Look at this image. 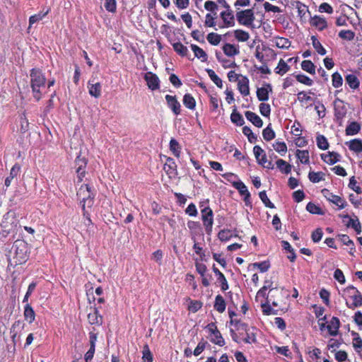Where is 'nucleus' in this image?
<instances>
[{
	"instance_id": "f257e3e1",
	"label": "nucleus",
	"mask_w": 362,
	"mask_h": 362,
	"mask_svg": "<svg viewBox=\"0 0 362 362\" xmlns=\"http://www.w3.org/2000/svg\"><path fill=\"white\" fill-rule=\"evenodd\" d=\"M30 86L33 97L40 100L42 98V91L45 88L46 78L42 71L37 69H33L30 71Z\"/></svg>"
},
{
	"instance_id": "f03ea898",
	"label": "nucleus",
	"mask_w": 362,
	"mask_h": 362,
	"mask_svg": "<svg viewBox=\"0 0 362 362\" xmlns=\"http://www.w3.org/2000/svg\"><path fill=\"white\" fill-rule=\"evenodd\" d=\"M77 196L86 214V208H90L93 204L95 194L88 185H82L77 192Z\"/></svg>"
},
{
	"instance_id": "7ed1b4c3",
	"label": "nucleus",
	"mask_w": 362,
	"mask_h": 362,
	"mask_svg": "<svg viewBox=\"0 0 362 362\" xmlns=\"http://www.w3.org/2000/svg\"><path fill=\"white\" fill-rule=\"evenodd\" d=\"M14 254L13 261L15 264H21L28 259V246L22 240H16L13 245Z\"/></svg>"
},
{
	"instance_id": "20e7f679",
	"label": "nucleus",
	"mask_w": 362,
	"mask_h": 362,
	"mask_svg": "<svg viewBox=\"0 0 362 362\" xmlns=\"http://www.w3.org/2000/svg\"><path fill=\"white\" fill-rule=\"evenodd\" d=\"M235 16L239 24L246 27L253 26L255 17L252 9L250 8L238 11Z\"/></svg>"
},
{
	"instance_id": "39448f33",
	"label": "nucleus",
	"mask_w": 362,
	"mask_h": 362,
	"mask_svg": "<svg viewBox=\"0 0 362 362\" xmlns=\"http://www.w3.org/2000/svg\"><path fill=\"white\" fill-rule=\"evenodd\" d=\"M205 329L209 333V339L211 342L219 346H223L225 345V340L215 323H209L206 326Z\"/></svg>"
},
{
	"instance_id": "423d86ee",
	"label": "nucleus",
	"mask_w": 362,
	"mask_h": 362,
	"mask_svg": "<svg viewBox=\"0 0 362 362\" xmlns=\"http://www.w3.org/2000/svg\"><path fill=\"white\" fill-rule=\"evenodd\" d=\"M257 301L259 302L264 315H276L278 314V310L271 306V304L274 307L278 306V302L274 299H272L271 297H267L265 298H260Z\"/></svg>"
},
{
	"instance_id": "0eeeda50",
	"label": "nucleus",
	"mask_w": 362,
	"mask_h": 362,
	"mask_svg": "<svg viewBox=\"0 0 362 362\" xmlns=\"http://www.w3.org/2000/svg\"><path fill=\"white\" fill-rule=\"evenodd\" d=\"M253 152L255 158L257 159V161L259 165L269 169L273 168L274 166L272 162L267 160L264 151L260 146H255L253 148Z\"/></svg>"
},
{
	"instance_id": "6e6552de",
	"label": "nucleus",
	"mask_w": 362,
	"mask_h": 362,
	"mask_svg": "<svg viewBox=\"0 0 362 362\" xmlns=\"http://www.w3.org/2000/svg\"><path fill=\"white\" fill-rule=\"evenodd\" d=\"M201 212L206 231L209 233L211 231L214 223L212 210L209 207H206Z\"/></svg>"
},
{
	"instance_id": "1a4fd4ad",
	"label": "nucleus",
	"mask_w": 362,
	"mask_h": 362,
	"mask_svg": "<svg viewBox=\"0 0 362 362\" xmlns=\"http://www.w3.org/2000/svg\"><path fill=\"white\" fill-rule=\"evenodd\" d=\"M324 196L331 202L338 206L339 209H344L346 205V202L344 199L337 195H334L329 192L327 189L322 191Z\"/></svg>"
},
{
	"instance_id": "9d476101",
	"label": "nucleus",
	"mask_w": 362,
	"mask_h": 362,
	"mask_svg": "<svg viewBox=\"0 0 362 362\" xmlns=\"http://www.w3.org/2000/svg\"><path fill=\"white\" fill-rule=\"evenodd\" d=\"M238 329L245 331L246 337L243 339L245 343L253 344L257 342L256 333L254 329H247L245 324L240 323L238 325Z\"/></svg>"
},
{
	"instance_id": "9b49d317",
	"label": "nucleus",
	"mask_w": 362,
	"mask_h": 362,
	"mask_svg": "<svg viewBox=\"0 0 362 362\" xmlns=\"http://www.w3.org/2000/svg\"><path fill=\"white\" fill-rule=\"evenodd\" d=\"M220 16L223 22V25L221 28L233 27L235 25L234 16L232 11L228 8L226 11H222Z\"/></svg>"
},
{
	"instance_id": "f8f14e48",
	"label": "nucleus",
	"mask_w": 362,
	"mask_h": 362,
	"mask_svg": "<svg viewBox=\"0 0 362 362\" xmlns=\"http://www.w3.org/2000/svg\"><path fill=\"white\" fill-rule=\"evenodd\" d=\"M87 161L85 158H81L80 156H78L76 160H75V165H76V171L78 175V180L81 182L82 181L83 177L85 175V168L86 166Z\"/></svg>"
},
{
	"instance_id": "ddd939ff",
	"label": "nucleus",
	"mask_w": 362,
	"mask_h": 362,
	"mask_svg": "<svg viewBox=\"0 0 362 362\" xmlns=\"http://www.w3.org/2000/svg\"><path fill=\"white\" fill-rule=\"evenodd\" d=\"M144 78L146 81L148 87L151 90H156L159 88V78L158 77L151 73V72H147Z\"/></svg>"
},
{
	"instance_id": "4468645a",
	"label": "nucleus",
	"mask_w": 362,
	"mask_h": 362,
	"mask_svg": "<svg viewBox=\"0 0 362 362\" xmlns=\"http://www.w3.org/2000/svg\"><path fill=\"white\" fill-rule=\"evenodd\" d=\"M334 115L337 119H342L346 114V109L344 102L337 98L334 102Z\"/></svg>"
},
{
	"instance_id": "2eb2a0df",
	"label": "nucleus",
	"mask_w": 362,
	"mask_h": 362,
	"mask_svg": "<svg viewBox=\"0 0 362 362\" xmlns=\"http://www.w3.org/2000/svg\"><path fill=\"white\" fill-rule=\"evenodd\" d=\"M310 23L319 31H322L327 28V23L325 18L320 16H315L310 18Z\"/></svg>"
},
{
	"instance_id": "dca6fc26",
	"label": "nucleus",
	"mask_w": 362,
	"mask_h": 362,
	"mask_svg": "<svg viewBox=\"0 0 362 362\" xmlns=\"http://www.w3.org/2000/svg\"><path fill=\"white\" fill-rule=\"evenodd\" d=\"M165 100L168 107L172 110L175 115H177L180 113V104L176 99L175 96L166 95Z\"/></svg>"
},
{
	"instance_id": "f3484780",
	"label": "nucleus",
	"mask_w": 362,
	"mask_h": 362,
	"mask_svg": "<svg viewBox=\"0 0 362 362\" xmlns=\"http://www.w3.org/2000/svg\"><path fill=\"white\" fill-rule=\"evenodd\" d=\"M91 312L88 315V320L90 324L100 325L103 322V317L99 314L95 308H90Z\"/></svg>"
},
{
	"instance_id": "a211bd4d",
	"label": "nucleus",
	"mask_w": 362,
	"mask_h": 362,
	"mask_svg": "<svg viewBox=\"0 0 362 362\" xmlns=\"http://www.w3.org/2000/svg\"><path fill=\"white\" fill-rule=\"evenodd\" d=\"M238 88L240 93L244 96L250 94L249 79L247 77L243 76L238 82Z\"/></svg>"
},
{
	"instance_id": "6ab92c4d",
	"label": "nucleus",
	"mask_w": 362,
	"mask_h": 362,
	"mask_svg": "<svg viewBox=\"0 0 362 362\" xmlns=\"http://www.w3.org/2000/svg\"><path fill=\"white\" fill-rule=\"evenodd\" d=\"M97 340V336L94 333H90V347L89 350L85 354L86 362H89L93 357L95 353V342Z\"/></svg>"
},
{
	"instance_id": "aec40b11",
	"label": "nucleus",
	"mask_w": 362,
	"mask_h": 362,
	"mask_svg": "<svg viewBox=\"0 0 362 362\" xmlns=\"http://www.w3.org/2000/svg\"><path fill=\"white\" fill-rule=\"evenodd\" d=\"M272 86L267 84L265 87L259 88L257 90V97L259 101H267L269 100V93L272 92Z\"/></svg>"
},
{
	"instance_id": "412c9836",
	"label": "nucleus",
	"mask_w": 362,
	"mask_h": 362,
	"mask_svg": "<svg viewBox=\"0 0 362 362\" xmlns=\"http://www.w3.org/2000/svg\"><path fill=\"white\" fill-rule=\"evenodd\" d=\"M101 84L99 82L94 83H92L91 81H89L88 83V93L91 96L95 98L101 95Z\"/></svg>"
},
{
	"instance_id": "4be33fe9",
	"label": "nucleus",
	"mask_w": 362,
	"mask_h": 362,
	"mask_svg": "<svg viewBox=\"0 0 362 362\" xmlns=\"http://www.w3.org/2000/svg\"><path fill=\"white\" fill-rule=\"evenodd\" d=\"M340 322L339 320L336 317H333L329 325L327 326V328L329 331V333L331 336H336L338 334V329L339 328Z\"/></svg>"
},
{
	"instance_id": "5701e85b",
	"label": "nucleus",
	"mask_w": 362,
	"mask_h": 362,
	"mask_svg": "<svg viewBox=\"0 0 362 362\" xmlns=\"http://www.w3.org/2000/svg\"><path fill=\"white\" fill-rule=\"evenodd\" d=\"M246 118L257 127H262L263 122L262 119L255 112L247 111L245 113Z\"/></svg>"
},
{
	"instance_id": "b1692460",
	"label": "nucleus",
	"mask_w": 362,
	"mask_h": 362,
	"mask_svg": "<svg viewBox=\"0 0 362 362\" xmlns=\"http://www.w3.org/2000/svg\"><path fill=\"white\" fill-rule=\"evenodd\" d=\"M50 8H47L45 11H40L37 14L31 16L29 18V27L28 29L35 23L42 20L49 12Z\"/></svg>"
},
{
	"instance_id": "393cba45",
	"label": "nucleus",
	"mask_w": 362,
	"mask_h": 362,
	"mask_svg": "<svg viewBox=\"0 0 362 362\" xmlns=\"http://www.w3.org/2000/svg\"><path fill=\"white\" fill-rule=\"evenodd\" d=\"M272 284H273V283L271 281H269V280L265 281L264 286L258 291V292L256 295V297H255V300H259L260 298H267L266 297V291L268 289L270 290V288H273Z\"/></svg>"
},
{
	"instance_id": "a878e982",
	"label": "nucleus",
	"mask_w": 362,
	"mask_h": 362,
	"mask_svg": "<svg viewBox=\"0 0 362 362\" xmlns=\"http://www.w3.org/2000/svg\"><path fill=\"white\" fill-rule=\"evenodd\" d=\"M233 187L237 189L240 194L245 196V201L246 202L250 197V194L247 190L245 185L241 181L233 182Z\"/></svg>"
},
{
	"instance_id": "bb28decb",
	"label": "nucleus",
	"mask_w": 362,
	"mask_h": 362,
	"mask_svg": "<svg viewBox=\"0 0 362 362\" xmlns=\"http://www.w3.org/2000/svg\"><path fill=\"white\" fill-rule=\"evenodd\" d=\"M322 159L329 164H334L339 160L340 156L335 152H329L326 154H322Z\"/></svg>"
},
{
	"instance_id": "cd10ccee",
	"label": "nucleus",
	"mask_w": 362,
	"mask_h": 362,
	"mask_svg": "<svg viewBox=\"0 0 362 362\" xmlns=\"http://www.w3.org/2000/svg\"><path fill=\"white\" fill-rule=\"evenodd\" d=\"M346 83L351 89H357L360 86V81L354 74H348L345 77Z\"/></svg>"
},
{
	"instance_id": "c85d7f7f",
	"label": "nucleus",
	"mask_w": 362,
	"mask_h": 362,
	"mask_svg": "<svg viewBox=\"0 0 362 362\" xmlns=\"http://www.w3.org/2000/svg\"><path fill=\"white\" fill-rule=\"evenodd\" d=\"M192 50L193 51L194 56L199 59L202 62H206L208 59L206 53L203 49L196 45H191Z\"/></svg>"
},
{
	"instance_id": "c756f323",
	"label": "nucleus",
	"mask_w": 362,
	"mask_h": 362,
	"mask_svg": "<svg viewBox=\"0 0 362 362\" xmlns=\"http://www.w3.org/2000/svg\"><path fill=\"white\" fill-rule=\"evenodd\" d=\"M223 51L224 54L228 57H233L239 54L238 48L232 44L226 43L223 47Z\"/></svg>"
},
{
	"instance_id": "7c9ffc66",
	"label": "nucleus",
	"mask_w": 362,
	"mask_h": 362,
	"mask_svg": "<svg viewBox=\"0 0 362 362\" xmlns=\"http://www.w3.org/2000/svg\"><path fill=\"white\" fill-rule=\"evenodd\" d=\"M349 146V148L351 151H354L355 153H361L362 152V141L358 139H352L349 143H346Z\"/></svg>"
},
{
	"instance_id": "2f4dec72",
	"label": "nucleus",
	"mask_w": 362,
	"mask_h": 362,
	"mask_svg": "<svg viewBox=\"0 0 362 362\" xmlns=\"http://www.w3.org/2000/svg\"><path fill=\"white\" fill-rule=\"evenodd\" d=\"M20 169L21 168L18 164H16L12 167L9 176L5 180V185L6 187H9L11 185V181L18 175Z\"/></svg>"
},
{
	"instance_id": "473e14b6",
	"label": "nucleus",
	"mask_w": 362,
	"mask_h": 362,
	"mask_svg": "<svg viewBox=\"0 0 362 362\" xmlns=\"http://www.w3.org/2000/svg\"><path fill=\"white\" fill-rule=\"evenodd\" d=\"M290 69V66L287 64V63L281 59L278 63L277 66L275 68L274 71L276 74L283 76L286 73H287Z\"/></svg>"
},
{
	"instance_id": "72a5a7b5",
	"label": "nucleus",
	"mask_w": 362,
	"mask_h": 362,
	"mask_svg": "<svg viewBox=\"0 0 362 362\" xmlns=\"http://www.w3.org/2000/svg\"><path fill=\"white\" fill-rule=\"evenodd\" d=\"M24 317L29 323H32L35 318V314L29 303H26L24 309Z\"/></svg>"
},
{
	"instance_id": "f704fd0d",
	"label": "nucleus",
	"mask_w": 362,
	"mask_h": 362,
	"mask_svg": "<svg viewBox=\"0 0 362 362\" xmlns=\"http://www.w3.org/2000/svg\"><path fill=\"white\" fill-rule=\"evenodd\" d=\"M214 308L220 313H223L226 310V302L221 295H218L216 297Z\"/></svg>"
},
{
	"instance_id": "c9c22d12",
	"label": "nucleus",
	"mask_w": 362,
	"mask_h": 362,
	"mask_svg": "<svg viewBox=\"0 0 362 362\" xmlns=\"http://www.w3.org/2000/svg\"><path fill=\"white\" fill-rule=\"evenodd\" d=\"M214 272L218 276V280L221 283V289L226 291L228 288V285L225 276L216 267H213Z\"/></svg>"
},
{
	"instance_id": "e433bc0d",
	"label": "nucleus",
	"mask_w": 362,
	"mask_h": 362,
	"mask_svg": "<svg viewBox=\"0 0 362 362\" xmlns=\"http://www.w3.org/2000/svg\"><path fill=\"white\" fill-rule=\"evenodd\" d=\"M361 129V125L356 122H351L346 128V135L353 136L356 134Z\"/></svg>"
},
{
	"instance_id": "4c0bfd02",
	"label": "nucleus",
	"mask_w": 362,
	"mask_h": 362,
	"mask_svg": "<svg viewBox=\"0 0 362 362\" xmlns=\"http://www.w3.org/2000/svg\"><path fill=\"white\" fill-rule=\"evenodd\" d=\"M234 37L239 42H246L250 38V34L243 30L238 29L234 30Z\"/></svg>"
},
{
	"instance_id": "58836bf2",
	"label": "nucleus",
	"mask_w": 362,
	"mask_h": 362,
	"mask_svg": "<svg viewBox=\"0 0 362 362\" xmlns=\"http://www.w3.org/2000/svg\"><path fill=\"white\" fill-rule=\"evenodd\" d=\"M276 164L277 168L282 173L288 174L291 170V165L282 159H278L276 162Z\"/></svg>"
},
{
	"instance_id": "ea45409f",
	"label": "nucleus",
	"mask_w": 362,
	"mask_h": 362,
	"mask_svg": "<svg viewBox=\"0 0 362 362\" xmlns=\"http://www.w3.org/2000/svg\"><path fill=\"white\" fill-rule=\"evenodd\" d=\"M231 122L238 126H243L245 123L243 116L234 110L230 115Z\"/></svg>"
},
{
	"instance_id": "a19ab883",
	"label": "nucleus",
	"mask_w": 362,
	"mask_h": 362,
	"mask_svg": "<svg viewBox=\"0 0 362 362\" xmlns=\"http://www.w3.org/2000/svg\"><path fill=\"white\" fill-rule=\"evenodd\" d=\"M312 44L316 52L320 55H325L326 54V50L321 45V43L318 41L317 37L315 35L311 37Z\"/></svg>"
},
{
	"instance_id": "79ce46f5",
	"label": "nucleus",
	"mask_w": 362,
	"mask_h": 362,
	"mask_svg": "<svg viewBox=\"0 0 362 362\" xmlns=\"http://www.w3.org/2000/svg\"><path fill=\"white\" fill-rule=\"evenodd\" d=\"M184 105L190 109L194 110L196 106V102L194 98L190 94H185L183 98Z\"/></svg>"
},
{
	"instance_id": "37998d69",
	"label": "nucleus",
	"mask_w": 362,
	"mask_h": 362,
	"mask_svg": "<svg viewBox=\"0 0 362 362\" xmlns=\"http://www.w3.org/2000/svg\"><path fill=\"white\" fill-rule=\"evenodd\" d=\"M296 156L302 163L308 164L309 160V152L307 150H297Z\"/></svg>"
},
{
	"instance_id": "c03bdc74",
	"label": "nucleus",
	"mask_w": 362,
	"mask_h": 362,
	"mask_svg": "<svg viewBox=\"0 0 362 362\" xmlns=\"http://www.w3.org/2000/svg\"><path fill=\"white\" fill-rule=\"evenodd\" d=\"M274 42L277 47L281 49H287L291 46V42L285 37H276Z\"/></svg>"
},
{
	"instance_id": "a18cd8bd",
	"label": "nucleus",
	"mask_w": 362,
	"mask_h": 362,
	"mask_svg": "<svg viewBox=\"0 0 362 362\" xmlns=\"http://www.w3.org/2000/svg\"><path fill=\"white\" fill-rule=\"evenodd\" d=\"M301 68L304 71H307V72H308V73H310L311 74H314L315 73V65L310 60H304V61H303L302 63H301Z\"/></svg>"
},
{
	"instance_id": "49530a36",
	"label": "nucleus",
	"mask_w": 362,
	"mask_h": 362,
	"mask_svg": "<svg viewBox=\"0 0 362 362\" xmlns=\"http://www.w3.org/2000/svg\"><path fill=\"white\" fill-rule=\"evenodd\" d=\"M206 72L209 76V78L212 80V81L218 87H223L222 80L216 74L215 71L212 69H207Z\"/></svg>"
},
{
	"instance_id": "de8ad7c7",
	"label": "nucleus",
	"mask_w": 362,
	"mask_h": 362,
	"mask_svg": "<svg viewBox=\"0 0 362 362\" xmlns=\"http://www.w3.org/2000/svg\"><path fill=\"white\" fill-rule=\"evenodd\" d=\"M206 39L211 45H218L221 40V36L215 33H210L207 35Z\"/></svg>"
},
{
	"instance_id": "09e8293b",
	"label": "nucleus",
	"mask_w": 362,
	"mask_h": 362,
	"mask_svg": "<svg viewBox=\"0 0 362 362\" xmlns=\"http://www.w3.org/2000/svg\"><path fill=\"white\" fill-rule=\"evenodd\" d=\"M175 51L182 57L187 55L188 49L187 47L180 42H176L173 45Z\"/></svg>"
},
{
	"instance_id": "8fccbe9b",
	"label": "nucleus",
	"mask_w": 362,
	"mask_h": 362,
	"mask_svg": "<svg viewBox=\"0 0 362 362\" xmlns=\"http://www.w3.org/2000/svg\"><path fill=\"white\" fill-rule=\"evenodd\" d=\"M170 149L173 152L174 156H175L177 158L180 157V146L178 142L174 139H171L170 141Z\"/></svg>"
},
{
	"instance_id": "3c124183",
	"label": "nucleus",
	"mask_w": 362,
	"mask_h": 362,
	"mask_svg": "<svg viewBox=\"0 0 362 362\" xmlns=\"http://www.w3.org/2000/svg\"><path fill=\"white\" fill-rule=\"evenodd\" d=\"M274 149L279 153L281 156L284 155L287 151V146L283 141H276L273 144Z\"/></svg>"
},
{
	"instance_id": "603ef678",
	"label": "nucleus",
	"mask_w": 362,
	"mask_h": 362,
	"mask_svg": "<svg viewBox=\"0 0 362 362\" xmlns=\"http://www.w3.org/2000/svg\"><path fill=\"white\" fill-rule=\"evenodd\" d=\"M332 83L334 88H339L342 86L343 78L339 73L335 72L332 75Z\"/></svg>"
},
{
	"instance_id": "864d4df0",
	"label": "nucleus",
	"mask_w": 362,
	"mask_h": 362,
	"mask_svg": "<svg viewBox=\"0 0 362 362\" xmlns=\"http://www.w3.org/2000/svg\"><path fill=\"white\" fill-rule=\"evenodd\" d=\"M284 293V288H270L267 296L266 297H271L272 299H274L277 301L276 298H278L280 296H282Z\"/></svg>"
},
{
	"instance_id": "5fc2aeb1",
	"label": "nucleus",
	"mask_w": 362,
	"mask_h": 362,
	"mask_svg": "<svg viewBox=\"0 0 362 362\" xmlns=\"http://www.w3.org/2000/svg\"><path fill=\"white\" fill-rule=\"evenodd\" d=\"M316 140H317V145L319 148H320L322 150H326L328 148L329 144H328L327 139L324 136H322V135L317 136Z\"/></svg>"
},
{
	"instance_id": "6e6d98bb",
	"label": "nucleus",
	"mask_w": 362,
	"mask_h": 362,
	"mask_svg": "<svg viewBox=\"0 0 362 362\" xmlns=\"http://www.w3.org/2000/svg\"><path fill=\"white\" fill-rule=\"evenodd\" d=\"M262 136L264 139L266 141H271L275 137V133L273 129L270 127V125L267 126L262 132Z\"/></svg>"
},
{
	"instance_id": "4d7b16f0",
	"label": "nucleus",
	"mask_w": 362,
	"mask_h": 362,
	"mask_svg": "<svg viewBox=\"0 0 362 362\" xmlns=\"http://www.w3.org/2000/svg\"><path fill=\"white\" fill-rule=\"evenodd\" d=\"M339 240L343 244L346 245L348 246H351V251L349 252V253L351 255H353L352 250L354 251V244L353 241L349 238V237L346 235H341L339 236Z\"/></svg>"
},
{
	"instance_id": "13d9d810",
	"label": "nucleus",
	"mask_w": 362,
	"mask_h": 362,
	"mask_svg": "<svg viewBox=\"0 0 362 362\" xmlns=\"http://www.w3.org/2000/svg\"><path fill=\"white\" fill-rule=\"evenodd\" d=\"M351 299L353 300V303H351V305H349V308L353 309L354 308L359 307L362 305V296L360 293V292H358L357 294L353 296Z\"/></svg>"
},
{
	"instance_id": "bf43d9fd",
	"label": "nucleus",
	"mask_w": 362,
	"mask_h": 362,
	"mask_svg": "<svg viewBox=\"0 0 362 362\" xmlns=\"http://www.w3.org/2000/svg\"><path fill=\"white\" fill-rule=\"evenodd\" d=\"M259 198L262 200V202L264 204V205L267 207H269V208H271V209H274V204L270 202V200L268 198L265 191L260 192L259 194Z\"/></svg>"
},
{
	"instance_id": "052dcab7",
	"label": "nucleus",
	"mask_w": 362,
	"mask_h": 362,
	"mask_svg": "<svg viewBox=\"0 0 362 362\" xmlns=\"http://www.w3.org/2000/svg\"><path fill=\"white\" fill-rule=\"evenodd\" d=\"M298 100L303 105H308V103L312 100V98L305 92L301 91L298 93Z\"/></svg>"
},
{
	"instance_id": "680f3d73",
	"label": "nucleus",
	"mask_w": 362,
	"mask_h": 362,
	"mask_svg": "<svg viewBox=\"0 0 362 362\" xmlns=\"http://www.w3.org/2000/svg\"><path fill=\"white\" fill-rule=\"evenodd\" d=\"M347 226L353 228L358 234L361 232V224L358 218H349Z\"/></svg>"
},
{
	"instance_id": "e2e57ef3",
	"label": "nucleus",
	"mask_w": 362,
	"mask_h": 362,
	"mask_svg": "<svg viewBox=\"0 0 362 362\" xmlns=\"http://www.w3.org/2000/svg\"><path fill=\"white\" fill-rule=\"evenodd\" d=\"M243 133L247 136L248 141L250 143H253L256 141L257 136L252 133L251 129L248 127H244L243 128Z\"/></svg>"
},
{
	"instance_id": "0e129e2a",
	"label": "nucleus",
	"mask_w": 362,
	"mask_h": 362,
	"mask_svg": "<svg viewBox=\"0 0 362 362\" xmlns=\"http://www.w3.org/2000/svg\"><path fill=\"white\" fill-rule=\"evenodd\" d=\"M143 362H152L153 356L149 350L148 345H145L143 350Z\"/></svg>"
},
{
	"instance_id": "69168bd1",
	"label": "nucleus",
	"mask_w": 362,
	"mask_h": 362,
	"mask_svg": "<svg viewBox=\"0 0 362 362\" xmlns=\"http://www.w3.org/2000/svg\"><path fill=\"white\" fill-rule=\"evenodd\" d=\"M339 36L344 40H352L354 38V33L350 30H341L339 33Z\"/></svg>"
},
{
	"instance_id": "338daca9",
	"label": "nucleus",
	"mask_w": 362,
	"mask_h": 362,
	"mask_svg": "<svg viewBox=\"0 0 362 362\" xmlns=\"http://www.w3.org/2000/svg\"><path fill=\"white\" fill-rule=\"evenodd\" d=\"M218 237L220 240L226 241L232 237V233L229 230H222L218 233Z\"/></svg>"
},
{
	"instance_id": "774afa93",
	"label": "nucleus",
	"mask_w": 362,
	"mask_h": 362,
	"mask_svg": "<svg viewBox=\"0 0 362 362\" xmlns=\"http://www.w3.org/2000/svg\"><path fill=\"white\" fill-rule=\"evenodd\" d=\"M353 346L357 352L362 351V339L357 334L356 337L353 339Z\"/></svg>"
}]
</instances>
